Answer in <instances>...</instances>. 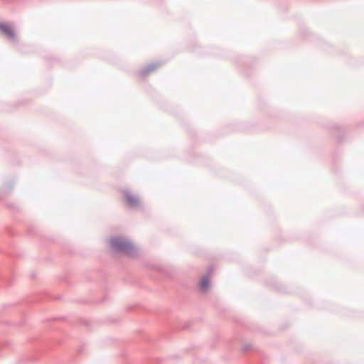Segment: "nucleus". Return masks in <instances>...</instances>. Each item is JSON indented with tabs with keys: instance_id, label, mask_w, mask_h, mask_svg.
I'll return each instance as SVG.
<instances>
[{
	"instance_id": "1",
	"label": "nucleus",
	"mask_w": 364,
	"mask_h": 364,
	"mask_svg": "<svg viewBox=\"0 0 364 364\" xmlns=\"http://www.w3.org/2000/svg\"><path fill=\"white\" fill-rule=\"evenodd\" d=\"M111 246L115 251L122 252L129 257L137 255L138 249L127 240L122 237H115L110 240Z\"/></svg>"
},
{
	"instance_id": "2",
	"label": "nucleus",
	"mask_w": 364,
	"mask_h": 364,
	"mask_svg": "<svg viewBox=\"0 0 364 364\" xmlns=\"http://www.w3.org/2000/svg\"><path fill=\"white\" fill-rule=\"evenodd\" d=\"M0 32L9 38L13 39L15 37L13 28L8 23H0Z\"/></svg>"
},
{
	"instance_id": "3",
	"label": "nucleus",
	"mask_w": 364,
	"mask_h": 364,
	"mask_svg": "<svg viewBox=\"0 0 364 364\" xmlns=\"http://www.w3.org/2000/svg\"><path fill=\"white\" fill-rule=\"evenodd\" d=\"M126 203L131 207L136 206L139 204V200L131 193H126L124 195Z\"/></svg>"
},
{
	"instance_id": "4",
	"label": "nucleus",
	"mask_w": 364,
	"mask_h": 364,
	"mask_svg": "<svg viewBox=\"0 0 364 364\" xmlns=\"http://www.w3.org/2000/svg\"><path fill=\"white\" fill-rule=\"evenodd\" d=\"M209 285V281L208 278H203L200 282V286L203 289H206Z\"/></svg>"
}]
</instances>
